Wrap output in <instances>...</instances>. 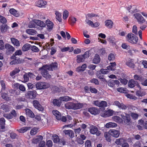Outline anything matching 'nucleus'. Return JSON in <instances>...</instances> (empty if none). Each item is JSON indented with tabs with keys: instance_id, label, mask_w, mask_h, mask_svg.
Here are the masks:
<instances>
[{
	"instance_id": "obj_41",
	"label": "nucleus",
	"mask_w": 147,
	"mask_h": 147,
	"mask_svg": "<svg viewBox=\"0 0 147 147\" xmlns=\"http://www.w3.org/2000/svg\"><path fill=\"white\" fill-rule=\"evenodd\" d=\"M52 139L54 143H58L59 142L60 139L58 136L56 135L52 136Z\"/></svg>"
},
{
	"instance_id": "obj_6",
	"label": "nucleus",
	"mask_w": 147,
	"mask_h": 147,
	"mask_svg": "<svg viewBox=\"0 0 147 147\" xmlns=\"http://www.w3.org/2000/svg\"><path fill=\"white\" fill-rule=\"evenodd\" d=\"M93 103L96 106L103 108L104 110L105 109L104 108L107 105V102L103 100L100 102L98 100H96L94 101Z\"/></svg>"
},
{
	"instance_id": "obj_20",
	"label": "nucleus",
	"mask_w": 147,
	"mask_h": 147,
	"mask_svg": "<svg viewBox=\"0 0 147 147\" xmlns=\"http://www.w3.org/2000/svg\"><path fill=\"white\" fill-rule=\"evenodd\" d=\"M13 59L14 60L10 62V64L11 65L20 64L23 63L24 62V60L20 58H19L18 59H17V58Z\"/></svg>"
},
{
	"instance_id": "obj_5",
	"label": "nucleus",
	"mask_w": 147,
	"mask_h": 147,
	"mask_svg": "<svg viewBox=\"0 0 147 147\" xmlns=\"http://www.w3.org/2000/svg\"><path fill=\"white\" fill-rule=\"evenodd\" d=\"M36 86L38 89H43L48 88L50 85L46 82H39L36 83Z\"/></svg>"
},
{
	"instance_id": "obj_31",
	"label": "nucleus",
	"mask_w": 147,
	"mask_h": 147,
	"mask_svg": "<svg viewBox=\"0 0 147 147\" xmlns=\"http://www.w3.org/2000/svg\"><path fill=\"white\" fill-rule=\"evenodd\" d=\"M9 11L11 14L17 17L19 16V14L18 12L14 9H9Z\"/></svg>"
},
{
	"instance_id": "obj_56",
	"label": "nucleus",
	"mask_w": 147,
	"mask_h": 147,
	"mask_svg": "<svg viewBox=\"0 0 147 147\" xmlns=\"http://www.w3.org/2000/svg\"><path fill=\"white\" fill-rule=\"evenodd\" d=\"M52 90L54 92H57L59 91V89L58 87L57 86H54L51 88Z\"/></svg>"
},
{
	"instance_id": "obj_12",
	"label": "nucleus",
	"mask_w": 147,
	"mask_h": 147,
	"mask_svg": "<svg viewBox=\"0 0 147 147\" xmlns=\"http://www.w3.org/2000/svg\"><path fill=\"white\" fill-rule=\"evenodd\" d=\"M33 105L35 107L40 111H42L44 108L40 105L39 102L37 100H34L33 102Z\"/></svg>"
},
{
	"instance_id": "obj_1",
	"label": "nucleus",
	"mask_w": 147,
	"mask_h": 147,
	"mask_svg": "<svg viewBox=\"0 0 147 147\" xmlns=\"http://www.w3.org/2000/svg\"><path fill=\"white\" fill-rule=\"evenodd\" d=\"M83 107L82 103H75L72 102H68L65 104V107L67 109L76 110L82 108Z\"/></svg>"
},
{
	"instance_id": "obj_42",
	"label": "nucleus",
	"mask_w": 147,
	"mask_h": 147,
	"mask_svg": "<svg viewBox=\"0 0 147 147\" xmlns=\"http://www.w3.org/2000/svg\"><path fill=\"white\" fill-rule=\"evenodd\" d=\"M125 140L123 138H119L116 140L115 143L118 145H121L124 143Z\"/></svg>"
},
{
	"instance_id": "obj_63",
	"label": "nucleus",
	"mask_w": 147,
	"mask_h": 147,
	"mask_svg": "<svg viewBox=\"0 0 147 147\" xmlns=\"http://www.w3.org/2000/svg\"><path fill=\"white\" fill-rule=\"evenodd\" d=\"M81 130V128L80 127L74 129L76 137H77L78 134H79L80 133Z\"/></svg>"
},
{
	"instance_id": "obj_36",
	"label": "nucleus",
	"mask_w": 147,
	"mask_h": 147,
	"mask_svg": "<svg viewBox=\"0 0 147 147\" xmlns=\"http://www.w3.org/2000/svg\"><path fill=\"white\" fill-rule=\"evenodd\" d=\"M42 136L40 135L38 136L36 138H34L33 139L32 142L34 144H37L39 141L42 140L43 139Z\"/></svg>"
},
{
	"instance_id": "obj_25",
	"label": "nucleus",
	"mask_w": 147,
	"mask_h": 147,
	"mask_svg": "<svg viewBox=\"0 0 147 147\" xmlns=\"http://www.w3.org/2000/svg\"><path fill=\"white\" fill-rule=\"evenodd\" d=\"M30 47H31V45L28 43H26L23 45L22 48V49L24 52L27 51L30 49Z\"/></svg>"
},
{
	"instance_id": "obj_61",
	"label": "nucleus",
	"mask_w": 147,
	"mask_h": 147,
	"mask_svg": "<svg viewBox=\"0 0 147 147\" xmlns=\"http://www.w3.org/2000/svg\"><path fill=\"white\" fill-rule=\"evenodd\" d=\"M90 54H90V51H88L85 52L84 54L82 55L85 59L86 58L89 57Z\"/></svg>"
},
{
	"instance_id": "obj_39",
	"label": "nucleus",
	"mask_w": 147,
	"mask_h": 147,
	"mask_svg": "<svg viewBox=\"0 0 147 147\" xmlns=\"http://www.w3.org/2000/svg\"><path fill=\"white\" fill-rule=\"evenodd\" d=\"M55 14L56 15V19L60 22H62V19L61 18V13L58 11H55Z\"/></svg>"
},
{
	"instance_id": "obj_62",
	"label": "nucleus",
	"mask_w": 147,
	"mask_h": 147,
	"mask_svg": "<svg viewBox=\"0 0 147 147\" xmlns=\"http://www.w3.org/2000/svg\"><path fill=\"white\" fill-rule=\"evenodd\" d=\"M85 147H90L92 146L91 142L89 140H87L85 143Z\"/></svg>"
},
{
	"instance_id": "obj_29",
	"label": "nucleus",
	"mask_w": 147,
	"mask_h": 147,
	"mask_svg": "<svg viewBox=\"0 0 147 147\" xmlns=\"http://www.w3.org/2000/svg\"><path fill=\"white\" fill-rule=\"evenodd\" d=\"M47 2L42 0L38 1L36 3V5L38 6L41 7L47 4Z\"/></svg>"
},
{
	"instance_id": "obj_60",
	"label": "nucleus",
	"mask_w": 147,
	"mask_h": 147,
	"mask_svg": "<svg viewBox=\"0 0 147 147\" xmlns=\"http://www.w3.org/2000/svg\"><path fill=\"white\" fill-rule=\"evenodd\" d=\"M90 82L91 83H94L96 85H98L99 84V82L98 80L95 78H93L90 81Z\"/></svg>"
},
{
	"instance_id": "obj_17",
	"label": "nucleus",
	"mask_w": 147,
	"mask_h": 147,
	"mask_svg": "<svg viewBox=\"0 0 147 147\" xmlns=\"http://www.w3.org/2000/svg\"><path fill=\"white\" fill-rule=\"evenodd\" d=\"M88 111L91 114L93 115H96L100 113L99 110L95 107H90L88 109Z\"/></svg>"
},
{
	"instance_id": "obj_4",
	"label": "nucleus",
	"mask_w": 147,
	"mask_h": 147,
	"mask_svg": "<svg viewBox=\"0 0 147 147\" xmlns=\"http://www.w3.org/2000/svg\"><path fill=\"white\" fill-rule=\"evenodd\" d=\"M122 118V119L124 123L127 125L130 124L131 122V119L130 116L129 114L123 113L121 115Z\"/></svg>"
},
{
	"instance_id": "obj_46",
	"label": "nucleus",
	"mask_w": 147,
	"mask_h": 147,
	"mask_svg": "<svg viewBox=\"0 0 147 147\" xmlns=\"http://www.w3.org/2000/svg\"><path fill=\"white\" fill-rule=\"evenodd\" d=\"M36 20H34L30 22L28 24V27L29 28H33L36 27Z\"/></svg>"
},
{
	"instance_id": "obj_37",
	"label": "nucleus",
	"mask_w": 147,
	"mask_h": 147,
	"mask_svg": "<svg viewBox=\"0 0 147 147\" xmlns=\"http://www.w3.org/2000/svg\"><path fill=\"white\" fill-rule=\"evenodd\" d=\"M136 82L134 80H130L128 82V86L131 88H133L136 86Z\"/></svg>"
},
{
	"instance_id": "obj_35",
	"label": "nucleus",
	"mask_w": 147,
	"mask_h": 147,
	"mask_svg": "<svg viewBox=\"0 0 147 147\" xmlns=\"http://www.w3.org/2000/svg\"><path fill=\"white\" fill-rule=\"evenodd\" d=\"M26 32L28 34L31 35H34L36 34L37 32L33 29H29L26 30Z\"/></svg>"
},
{
	"instance_id": "obj_50",
	"label": "nucleus",
	"mask_w": 147,
	"mask_h": 147,
	"mask_svg": "<svg viewBox=\"0 0 147 147\" xmlns=\"http://www.w3.org/2000/svg\"><path fill=\"white\" fill-rule=\"evenodd\" d=\"M130 115L132 119L134 120L137 119L139 116L138 114L134 113H130Z\"/></svg>"
},
{
	"instance_id": "obj_2",
	"label": "nucleus",
	"mask_w": 147,
	"mask_h": 147,
	"mask_svg": "<svg viewBox=\"0 0 147 147\" xmlns=\"http://www.w3.org/2000/svg\"><path fill=\"white\" fill-rule=\"evenodd\" d=\"M128 41L132 44H135L137 43L138 38L131 33L128 34L127 36Z\"/></svg>"
},
{
	"instance_id": "obj_19",
	"label": "nucleus",
	"mask_w": 147,
	"mask_h": 147,
	"mask_svg": "<svg viewBox=\"0 0 147 147\" xmlns=\"http://www.w3.org/2000/svg\"><path fill=\"white\" fill-rule=\"evenodd\" d=\"M65 135L68 136L71 138H72L74 136V133L73 131L70 130H66L63 131Z\"/></svg>"
},
{
	"instance_id": "obj_38",
	"label": "nucleus",
	"mask_w": 147,
	"mask_h": 147,
	"mask_svg": "<svg viewBox=\"0 0 147 147\" xmlns=\"http://www.w3.org/2000/svg\"><path fill=\"white\" fill-rule=\"evenodd\" d=\"M52 103L54 106L57 107L60 106L61 103L59 100L57 99H54L53 100Z\"/></svg>"
},
{
	"instance_id": "obj_58",
	"label": "nucleus",
	"mask_w": 147,
	"mask_h": 147,
	"mask_svg": "<svg viewBox=\"0 0 147 147\" xmlns=\"http://www.w3.org/2000/svg\"><path fill=\"white\" fill-rule=\"evenodd\" d=\"M7 20L6 18L2 16H0V22L3 24L6 23L7 22Z\"/></svg>"
},
{
	"instance_id": "obj_23",
	"label": "nucleus",
	"mask_w": 147,
	"mask_h": 147,
	"mask_svg": "<svg viewBox=\"0 0 147 147\" xmlns=\"http://www.w3.org/2000/svg\"><path fill=\"white\" fill-rule=\"evenodd\" d=\"M22 54V52L21 50H18L16 51L11 57V59L17 58L16 56L21 55Z\"/></svg>"
},
{
	"instance_id": "obj_49",
	"label": "nucleus",
	"mask_w": 147,
	"mask_h": 147,
	"mask_svg": "<svg viewBox=\"0 0 147 147\" xmlns=\"http://www.w3.org/2000/svg\"><path fill=\"white\" fill-rule=\"evenodd\" d=\"M7 26L6 25H2L1 26V32H5L7 31Z\"/></svg>"
},
{
	"instance_id": "obj_57",
	"label": "nucleus",
	"mask_w": 147,
	"mask_h": 147,
	"mask_svg": "<svg viewBox=\"0 0 147 147\" xmlns=\"http://www.w3.org/2000/svg\"><path fill=\"white\" fill-rule=\"evenodd\" d=\"M1 97L2 98L6 100H8L9 99V97L7 96V95L6 93H3L1 94Z\"/></svg>"
},
{
	"instance_id": "obj_11",
	"label": "nucleus",
	"mask_w": 147,
	"mask_h": 147,
	"mask_svg": "<svg viewBox=\"0 0 147 147\" xmlns=\"http://www.w3.org/2000/svg\"><path fill=\"white\" fill-rule=\"evenodd\" d=\"M58 65V63L56 62L52 63L49 65H47V69H48L49 71H53L57 69Z\"/></svg>"
},
{
	"instance_id": "obj_14",
	"label": "nucleus",
	"mask_w": 147,
	"mask_h": 147,
	"mask_svg": "<svg viewBox=\"0 0 147 147\" xmlns=\"http://www.w3.org/2000/svg\"><path fill=\"white\" fill-rule=\"evenodd\" d=\"M108 85L111 87H113L115 84L118 85L119 84V81L117 80H110L107 82Z\"/></svg>"
},
{
	"instance_id": "obj_27",
	"label": "nucleus",
	"mask_w": 147,
	"mask_h": 147,
	"mask_svg": "<svg viewBox=\"0 0 147 147\" xmlns=\"http://www.w3.org/2000/svg\"><path fill=\"white\" fill-rule=\"evenodd\" d=\"M105 25L108 28H112L113 23L111 20H107L105 21Z\"/></svg>"
},
{
	"instance_id": "obj_16",
	"label": "nucleus",
	"mask_w": 147,
	"mask_h": 147,
	"mask_svg": "<svg viewBox=\"0 0 147 147\" xmlns=\"http://www.w3.org/2000/svg\"><path fill=\"white\" fill-rule=\"evenodd\" d=\"M113 111L112 110L105 111L101 113V116L105 117H107L112 115Z\"/></svg>"
},
{
	"instance_id": "obj_53",
	"label": "nucleus",
	"mask_w": 147,
	"mask_h": 147,
	"mask_svg": "<svg viewBox=\"0 0 147 147\" xmlns=\"http://www.w3.org/2000/svg\"><path fill=\"white\" fill-rule=\"evenodd\" d=\"M115 59V56L114 54L111 53L108 56V59L110 61H113Z\"/></svg>"
},
{
	"instance_id": "obj_45",
	"label": "nucleus",
	"mask_w": 147,
	"mask_h": 147,
	"mask_svg": "<svg viewBox=\"0 0 147 147\" xmlns=\"http://www.w3.org/2000/svg\"><path fill=\"white\" fill-rule=\"evenodd\" d=\"M117 126V124L116 123L112 122H109L105 125V127L108 128L115 127Z\"/></svg>"
},
{
	"instance_id": "obj_22",
	"label": "nucleus",
	"mask_w": 147,
	"mask_h": 147,
	"mask_svg": "<svg viewBox=\"0 0 147 147\" xmlns=\"http://www.w3.org/2000/svg\"><path fill=\"white\" fill-rule=\"evenodd\" d=\"M46 25L47 26V29L49 30H52L53 27V23L49 20H46L45 22Z\"/></svg>"
},
{
	"instance_id": "obj_44",
	"label": "nucleus",
	"mask_w": 147,
	"mask_h": 147,
	"mask_svg": "<svg viewBox=\"0 0 147 147\" xmlns=\"http://www.w3.org/2000/svg\"><path fill=\"white\" fill-rule=\"evenodd\" d=\"M77 62L78 63H80L81 62L84 61L85 59L82 55H77Z\"/></svg>"
},
{
	"instance_id": "obj_51",
	"label": "nucleus",
	"mask_w": 147,
	"mask_h": 147,
	"mask_svg": "<svg viewBox=\"0 0 147 147\" xmlns=\"http://www.w3.org/2000/svg\"><path fill=\"white\" fill-rule=\"evenodd\" d=\"M24 80L25 82H27L29 80V73H26L24 75Z\"/></svg>"
},
{
	"instance_id": "obj_52",
	"label": "nucleus",
	"mask_w": 147,
	"mask_h": 147,
	"mask_svg": "<svg viewBox=\"0 0 147 147\" xmlns=\"http://www.w3.org/2000/svg\"><path fill=\"white\" fill-rule=\"evenodd\" d=\"M96 76L98 78L100 79L103 78L104 75L100 72V71H97L96 72Z\"/></svg>"
},
{
	"instance_id": "obj_32",
	"label": "nucleus",
	"mask_w": 147,
	"mask_h": 147,
	"mask_svg": "<svg viewBox=\"0 0 147 147\" xmlns=\"http://www.w3.org/2000/svg\"><path fill=\"white\" fill-rule=\"evenodd\" d=\"M104 136L106 140L108 142H110L111 141V134H110L109 131L108 132H105L104 133Z\"/></svg>"
},
{
	"instance_id": "obj_55",
	"label": "nucleus",
	"mask_w": 147,
	"mask_h": 147,
	"mask_svg": "<svg viewBox=\"0 0 147 147\" xmlns=\"http://www.w3.org/2000/svg\"><path fill=\"white\" fill-rule=\"evenodd\" d=\"M69 12L67 10L64 11L63 12V19L65 20L68 16Z\"/></svg>"
},
{
	"instance_id": "obj_30",
	"label": "nucleus",
	"mask_w": 147,
	"mask_h": 147,
	"mask_svg": "<svg viewBox=\"0 0 147 147\" xmlns=\"http://www.w3.org/2000/svg\"><path fill=\"white\" fill-rule=\"evenodd\" d=\"M25 111L26 114L27 116L32 118L34 117V115L30 109H25Z\"/></svg>"
},
{
	"instance_id": "obj_34",
	"label": "nucleus",
	"mask_w": 147,
	"mask_h": 147,
	"mask_svg": "<svg viewBox=\"0 0 147 147\" xmlns=\"http://www.w3.org/2000/svg\"><path fill=\"white\" fill-rule=\"evenodd\" d=\"M100 61V58L99 55L98 54H96L93 60V62L94 64H98Z\"/></svg>"
},
{
	"instance_id": "obj_9",
	"label": "nucleus",
	"mask_w": 147,
	"mask_h": 147,
	"mask_svg": "<svg viewBox=\"0 0 147 147\" xmlns=\"http://www.w3.org/2000/svg\"><path fill=\"white\" fill-rule=\"evenodd\" d=\"M37 92L35 90L28 91L25 94L26 97L28 98L33 99L35 98L36 96Z\"/></svg>"
},
{
	"instance_id": "obj_13",
	"label": "nucleus",
	"mask_w": 147,
	"mask_h": 147,
	"mask_svg": "<svg viewBox=\"0 0 147 147\" xmlns=\"http://www.w3.org/2000/svg\"><path fill=\"white\" fill-rule=\"evenodd\" d=\"M109 132L111 134V136L115 138L119 137L120 134L119 131L116 129H111L109 130Z\"/></svg>"
},
{
	"instance_id": "obj_7",
	"label": "nucleus",
	"mask_w": 147,
	"mask_h": 147,
	"mask_svg": "<svg viewBox=\"0 0 147 147\" xmlns=\"http://www.w3.org/2000/svg\"><path fill=\"white\" fill-rule=\"evenodd\" d=\"M90 132L92 134H96L97 136H99L101 134L100 131H98V128L95 126L92 125L89 128Z\"/></svg>"
},
{
	"instance_id": "obj_33",
	"label": "nucleus",
	"mask_w": 147,
	"mask_h": 147,
	"mask_svg": "<svg viewBox=\"0 0 147 147\" xmlns=\"http://www.w3.org/2000/svg\"><path fill=\"white\" fill-rule=\"evenodd\" d=\"M111 65L107 67L108 70L114 71L116 68V64L115 62L111 63Z\"/></svg>"
},
{
	"instance_id": "obj_15",
	"label": "nucleus",
	"mask_w": 147,
	"mask_h": 147,
	"mask_svg": "<svg viewBox=\"0 0 147 147\" xmlns=\"http://www.w3.org/2000/svg\"><path fill=\"white\" fill-rule=\"evenodd\" d=\"M1 107V109L3 110V112H9L11 108L9 105L7 104H3Z\"/></svg>"
},
{
	"instance_id": "obj_10",
	"label": "nucleus",
	"mask_w": 147,
	"mask_h": 147,
	"mask_svg": "<svg viewBox=\"0 0 147 147\" xmlns=\"http://www.w3.org/2000/svg\"><path fill=\"white\" fill-rule=\"evenodd\" d=\"M134 16L140 24H142L145 21V20L140 13L135 14Z\"/></svg>"
},
{
	"instance_id": "obj_54",
	"label": "nucleus",
	"mask_w": 147,
	"mask_h": 147,
	"mask_svg": "<svg viewBox=\"0 0 147 147\" xmlns=\"http://www.w3.org/2000/svg\"><path fill=\"white\" fill-rule=\"evenodd\" d=\"M30 49L32 51L34 52H38L39 51L38 49L35 46H32L30 47Z\"/></svg>"
},
{
	"instance_id": "obj_48",
	"label": "nucleus",
	"mask_w": 147,
	"mask_h": 147,
	"mask_svg": "<svg viewBox=\"0 0 147 147\" xmlns=\"http://www.w3.org/2000/svg\"><path fill=\"white\" fill-rule=\"evenodd\" d=\"M134 78L135 80H139L140 82L142 81V80L144 79L143 77L137 75H135L134 76Z\"/></svg>"
},
{
	"instance_id": "obj_21",
	"label": "nucleus",
	"mask_w": 147,
	"mask_h": 147,
	"mask_svg": "<svg viewBox=\"0 0 147 147\" xmlns=\"http://www.w3.org/2000/svg\"><path fill=\"white\" fill-rule=\"evenodd\" d=\"M52 113L56 117V118L58 120H61V115L59 112L57 110H54L53 111Z\"/></svg>"
},
{
	"instance_id": "obj_28",
	"label": "nucleus",
	"mask_w": 147,
	"mask_h": 147,
	"mask_svg": "<svg viewBox=\"0 0 147 147\" xmlns=\"http://www.w3.org/2000/svg\"><path fill=\"white\" fill-rule=\"evenodd\" d=\"M35 21L37 25L41 27H44L45 26L46 24L43 21L38 20H36Z\"/></svg>"
},
{
	"instance_id": "obj_59",
	"label": "nucleus",
	"mask_w": 147,
	"mask_h": 147,
	"mask_svg": "<svg viewBox=\"0 0 147 147\" xmlns=\"http://www.w3.org/2000/svg\"><path fill=\"white\" fill-rule=\"evenodd\" d=\"M3 116L8 119H11L13 118V115H11L10 113L8 114H4L3 115Z\"/></svg>"
},
{
	"instance_id": "obj_47",
	"label": "nucleus",
	"mask_w": 147,
	"mask_h": 147,
	"mask_svg": "<svg viewBox=\"0 0 147 147\" xmlns=\"http://www.w3.org/2000/svg\"><path fill=\"white\" fill-rule=\"evenodd\" d=\"M60 99L61 101H67L71 100V97L68 96H65L60 97Z\"/></svg>"
},
{
	"instance_id": "obj_3",
	"label": "nucleus",
	"mask_w": 147,
	"mask_h": 147,
	"mask_svg": "<svg viewBox=\"0 0 147 147\" xmlns=\"http://www.w3.org/2000/svg\"><path fill=\"white\" fill-rule=\"evenodd\" d=\"M47 65H43L42 67L39 69V70L41 71L42 75L44 78L47 79L51 78V75L49 74L47 70H49L48 69H47Z\"/></svg>"
},
{
	"instance_id": "obj_8",
	"label": "nucleus",
	"mask_w": 147,
	"mask_h": 147,
	"mask_svg": "<svg viewBox=\"0 0 147 147\" xmlns=\"http://www.w3.org/2000/svg\"><path fill=\"white\" fill-rule=\"evenodd\" d=\"M76 137V142H77L78 144L82 145L84 143V140L86 139V137L84 134H81L80 136Z\"/></svg>"
},
{
	"instance_id": "obj_26",
	"label": "nucleus",
	"mask_w": 147,
	"mask_h": 147,
	"mask_svg": "<svg viewBox=\"0 0 147 147\" xmlns=\"http://www.w3.org/2000/svg\"><path fill=\"white\" fill-rule=\"evenodd\" d=\"M125 64L128 67L131 68L133 69L134 68L135 64L134 63V62L132 60H131L126 62Z\"/></svg>"
},
{
	"instance_id": "obj_40",
	"label": "nucleus",
	"mask_w": 147,
	"mask_h": 147,
	"mask_svg": "<svg viewBox=\"0 0 147 147\" xmlns=\"http://www.w3.org/2000/svg\"><path fill=\"white\" fill-rule=\"evenodd\" d=\"M11 42L14 45L17 47L20 46V43L19 41L18 40L13 38H11Z\"/></svg>"
},
{
	"instance_id": "obj_18",
	"label": "nucleus",
	"mask_w": 147,
	"mask_h": 147,
	"mask_svg": "<svg viewBox=\"0 0 147 147\" xmlns=\"http://www.w3.org/2000/svg\"><path fill=\"white\" fill-rule=\"evenodd\" d=\"M5 47L7 51L11 53H12L15 51V48L9 44H6Z\"/></svg>"
},
{
	"instance_id": "obj_43",
	"label": "nucleus",
	"mask_w": 147,
	"mask_h": 147,
	"mask_svg": "<svg viewBox=\"0 0 147 147\" xmlns=\"http://www.w3.org/2000/svg\"><path fill=\"white\" fill-rule=\"evenodd\" d=\"M20 71V69L18 68H16L11 72L10 73V75L11 76H14L16 74L18 73Z\"/></svg>"
},
{
	"instance_id": "obj_24",
	"label": "nucleus",
	"mask_w": 147,
	"mask_h": 147,
	"mask_svg": "<svg viewBox=\"0 0 147 147\" xmlns=\"http://www.w3.org/2000/svg\"><path fill=\"white\" fill-rule=\"evenodd\" d=\"M31 128V127H24L19 129H18L17 130L19 133H24L30 130Z\"/></svg>"
},
{
	"instance_id": "obj_64",
	"label": "nucleus",
	"mask_w": 147,
	"mask_h": 147,
	"mask_svg": "<svg viewBox=\"0 0 147 147\" xmlns=\"http://www.w3.org/2000/svg\"><path fill=\"white\" fill-rule=\"evenodd\" d=\"M18 88L20 91L22 92H24L26 91L25 87L22 84H20Z\"/></svg>"
}]
</instances>
